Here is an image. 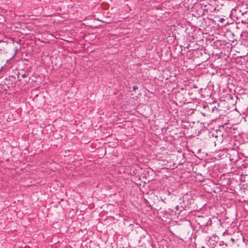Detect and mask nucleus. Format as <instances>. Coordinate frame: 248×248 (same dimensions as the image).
Listing matches in <instances>:
<instances>
[{"instance_id":"nucleus-2","label":"nucleus","mask_w":248,"mask_h":248,"mask_svg":"<svg viewBox=\"0 0 248 248\" xmlns=\"http://www.w3.org/2000/svg\"><path fill=\"white\" fill-rule=\"evenodd\" d=\"M21 77L22 78H25L27 77V75L26 74H23L22 75Z\"/></svg>"},{"instance_id":"nucleus-3","label":"nucleus","mask_w":248,"mask_h":248,"mask_svg":"<svg viewBox=\"0 0 248 248\" xmlns=\"http://www.w3.org/2000/svg\"><path fill=\"white\" fill-rule=\"evenodd\" d=\"M224 20H225L224 19H223V18H220V19H219V21H220L221 22H222Z\"/></svg>"},{"instance_id":"nucleus-1","label":"nucleus","mask_w":248,"mask_h":248,"mask_svg":"<svg viewBox=\"0 0 248 248\" xmlns=\"http://www.w3.org/2000/svg\"><path fill=\"white\" fill-rule=\"evenodd\" d=\"M133 89L134 91H136V90H138V87L137 86H134Z\"/></svg>"},{"instance_id":"nucleus-4","label":"nucleus","mask_w":248,"mask_h":248,"mask_svg":"<svg viewBox=\"0 0 248 248\" xmlns=\"http://www.w3.org/2000/svg\"><path fill=\"white\" fill-rule=\"evenodd\" d=\"M179 208V206H178V205H177V206H175V209H176V210H178Z\"/></svg>"},{"instance_id":"nucleus-5","label":"nucleus","mask_w":248,"mask_h":248,"mask_svg":"<svg viewBox=\"0 0 248 248\" xmlns=\"http://www.w3.org/2000/svg\"><path fill=\"white\" fill-rule=\"evenodd\" d=\"M231 241L233 243L234 242V239L233 238H231Z\"/></svg>"}]
</instances>
